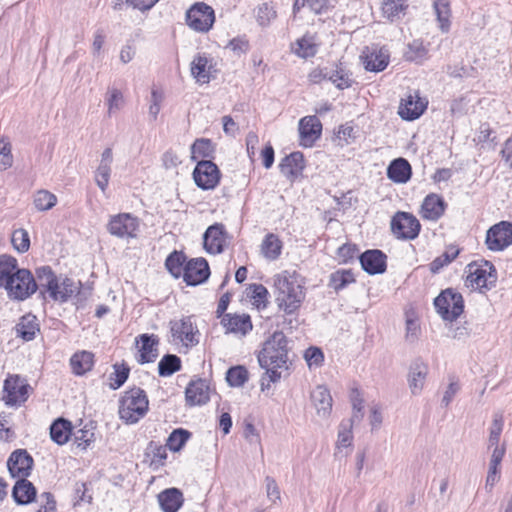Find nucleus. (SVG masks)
<instances>
[{"label":"nucleus","mask_w":512,"mask_h":512,"mask_svg":"<svg viewBox=\"0 0 512 512\" xmlns=\"http://www.w3.org/2000/svg\"><path fill=\"white\" fill-rule=\"evenodd\" d=\"M266 495L267 498L273 503L281 501L280 489L273 477L266 476L265 478Z\"/></svg>","instance_id":"62"},{"label":"nucleus","mask_w":512,"mask_h":512,"mask_svg":"<svg viewBox=\"0 0 512 512\" xmlns=\"http://www.w3.org/2000/svg\"><path fill=\"white\" fill-rule=\"evenodd\" d=\"M28 384L19 376H10L4 382L3 400L7 405H18L28 398Z\"/></svg>","instance_id":"14"},{"label":"nucleus","mask_w":512,"mask_h":512,"mask_svg":"<svg viewBox=\"0 0 512 512\" xmlns=\"http://www.w3.org/2000/svg\"><path fill=\"white\" fill-rule=\"evenodd\" d=\"M141 346L139 349V358L138 361L140 363H149L153 362L158 356L157 352V344L158 341L154 337V335L143 334L140 336Z\"/></svg>","instance_id":"33"},{"label":"nucleus","mask_w":512,"mask_h":512,"mask_svg":"<svg viewBox=\"0 0 512 512\" xmlns=\"http://www.w3.org/2000/svg\"><path fill=\"white\" fill-rule=\"evenodd\" d=\"M304 358L310 369L317 368L322 365L324 355L317 347H310L304 353Z\"/></svg>","instance_id":"58"},{"label":"nucleus","mask_w":512,"mask_h":512,"mask_svg":"<svg viewBox=\"0 0 512 512\" xmlns=\"http://www.w3.org/2000/svg\"><path fill=\"white\" fill-rule=\"evenodd\" d=\"M16 258H0V287H4L17 270Z\"/></svg>","instance_id":"50"},{"label":"nucleus","mask_w":512,"mask_h":512,"mask_svg":"<svg viewBox=\"0 0 512 512\" xmlns=\"http://www.w3.org/2000/svg\"><path fill=\"white\" fill-rule=\"evenodd\" d=\"M311 401L319 417L327 418L330 415L333 400L325 386L319 385L311 392Z\"/></svg>","instance_id":"20"},{"label":"nucleus","mask_w":512,"mask_h":512,"mask_svg":"<svg viewBox=\"0 0 512 512\" xmlns=\"http://www.w3.org/2000/svg\"><path fill=\"white\" fill-rule=\"evenodd\" d=\"M434 9L440 30L443 33H447L450 30L451 25V10L449 2L447 0H437L434 3Z\"/></svg>","instance_id":"37"},{"label":"nucleus","mask_w":512,"mask_h":512,"mask_svg":"<svg viewBox=\"0 0 512 512\" xmlns=\"http://www.w3.org/2000/svg\"><path fill=\"white\" fill-rule=\"evenodd\" d=\"M170 330L174 343H180L185 347H192L199 343V331L191 317L171 321Z\"/></svg>","instance_id":"10"},{"label":"nucleus","mask_w":512,"mask_h":512,"mask_svg":"<svg viewBox=\"0 0 512 512\" xmlns=\"http://www.w3.org/2000/svg\"><path fill=\"white\" fill-rule=\"evenodd\" d=\"M288 341L283 332H274L264 343L258 355L260 366L267 370L270 382L280 379L281 373L278 368L287 367Z\"/></svg>","instance_id":"1"},{"label":"nucleus","mask_w":512,"mask_h":512,"mask_svg":"<svg viewBox=\"0 0 512 512\" xmlns=\"http://www.w3.org/2000/svg\"><path fill=\"white\" fill-rule=\"evenodd\" d=\"M196 185L203 189H214L220 180V171L215 163L210 160L199 161L193 171Z\"/></svg>","instance_id":"13"},{"label":"nucleus","mask_w":512,"mask_h":512,"mask_svg":"<svg viewBox=\"0 0 512 512\" xmlns=\"http://www.w3.org/2000/svg\"><path fill=\"white\" fill-rule=\"evenodd\" d=\"M163 101V94L162 92L153 89L151 91V100H150V106H149V117L151 120L155 121L158 117V114L161 110V104Z\"/></svg>","instance_id":"60"},{"label":"nucleus","mask_w":512,"mask_h":512,"mask_svg":"<svg viewBox=\"0 0 512 512\" xmlns=\"http://www.w3.org/2000/svg\"><path fill=\"white\" fill-rule=\"evenodd\" d=\"M11 242L19 253L26 252L30 247L28 232L24 229H17L13 232Z\"/></svg>","instance_id":"54"},{"label":"nucleus","mask_w":512,"mask_h":512,"mask_svg":"<svg viewBox=\"0 0 512 512\" xmlns=\"http://www.w3.org/2000/svg\"><path fill=\"white\" fill-rule=\"evenodd\" d=\"M276 303L280 311L286 315L295 314L305 300L304 287L296 275L283 272L275 276Z\"/></svg>","instance_id":"2"},{"label":"nucleus","mask_w":512,"mask_h":512,"mask_svg":"<svg viewBox=\"0 0 512 512\" xmlns=\"http://www.w3.org/2000/svg\"><path fill=\"white\" fill-rule=\"evenodd\" d=\"M361 267L370 275L381 274L386 271L385 258H357Z\"/></svg>","instance_id":"48"},{"label":"nucleus","mask_w":512,"mask_h":512,"mask_svg":"<svg viewBox=\"0 0 512 512\" xmlns=\"http://www.w3.org/2000/svg\"><path fill=\"white\" fill-rule=\"evenodd\" d=\"M329 6V0H295L293 12L297 13L302 8L308 7L315 14L324 13Z\"/></svg>","instance_id":"47"},{"label":"nucleus","mask_w":512,"mask_h":512,"mask_svg":"<svg viewBox=\"0 0 512 512\" xmlns=\"http://www.w3.org/2000/svg\"><path fill=\"white\" fill-rule=\"evenodd\" d=\"M446 207L447 204L442 196L431 193L424 198L419 213L425 220L437 221L445 213Z\"/></svg>","instance_id":"19"},{"label":"nucleus","mask_w":512,"mask_h":512,"mask_svg":"<svg viewBox=\"0 0 512 512\" xmlns=\"http://www.w3.org/2000/svg\"><path fill=\"white\" fill-rule=\"evenodd\" d=\"M407 7V0H383L381 9L385 18L394 21L404 15Z\"/></svg>","instance_id":"36"},{"label":"nucleus","mask_w":512,"mask_h":512,"mask_svg":"<svg viewBox=\"0 0 512 512\" xmlns=\"http://www.w3.org/2000/svg\"><path fill=\"white\" fill-rule=\"evenodd\" d=\"M214 22V10L203 2L195 3L186 12V23L196 32H208L212 28Z\"/></svg>","instance_id":"9"},{"label":"nucleus","mask_w":512,"mask_h":512,"mask_svg":"<svg viewBox=\"0 0 512 512\" xmlns=\"http://www.w3.org/2000/svg\"><path fill=\"white\" fill-rule=\"evenodd\" d=\"M504 420L503 415L501 413H496L494 415L491 427L489 429V437H488V448L501 447L499 444L501 433L503 431Z\"/></svg>","instance_id":"43"},{"label":"nucleus","mask_w":512,"mask_h":512,"mask_svg":"<svg viewBox=\"0 0 512 512\" xmlns=\"http://www.w3.org/2000/svg\"><path fill=\"white\" fill-rule=\"evenodd\" d=\"M222 324L229 332L247 334L252 330V323L249 315L226 314L222 318Z\"/></svg>","instance_id":"28"},{"label":"nucleus","mask_w":512,"mask_h":512,"mask_svg":"<svg viewBox=\"0 0 512 512\" xmlns=\"http://www.w3.org/2000/svg\"><path fill=\"white\" fill-rule=\"evenodd\" d=\"M427 104L428 102L421 98L418 92H414V94L410 93L402 99L398 114L404 120H415L423 114L427 108Z\"/></svg>","instance_id":"16"},{"label":"nucleus","mask_w":512,"mask_h":512,"mask_svg":"<svg viewBox=\"0 0 512 512\" xmlns=\"http://www.w3.org/2000/svg\"><path fill=\"white\" fill-rule=\"evenodd\" d=\"M354 281V275L350 270H338L330 275L329 286L339 291Z\"/></svg>","instance_id":"44"},{"label":"nucleus","mask_w":512,"mask_h":512,"mask_svg":"<svg viewBox=\"0 0 512 512\" xmlns=\"http://www.w3.org/2000/svg\"><path fill=\"white\" fill-rule=\"evenodd\" d=\"M212 152L213 146L209 139H197L191 146V156L194 160L198 157H208Z\"/></svg>","instance_id":"53"},{"label":"nucleus","mask_w":512,"mask_h":512,"mask_svg":"<svg viewBox=\"0 0 512 512\" xmlns=\"http://www.w3.org/2000/svg\"><path fill=\"white\" fill-rule=\"evenodd\" d=\"M166 258L165 266L170 274L175 277H183L187 285L196 286L205 282L210 269L205 258Z\"/></svg>","instance_id":"4"},{"label":"nucleus","mask_w":512,"mask_h":512,"mask_svg":"<svg viewBox=\"0 0 512 512\" xmlns=\"http://www.w3.org/2000/svg\"><path fill=\"white\" fill-rule=\"evenodd\" d=\"M105 103L107 105L108 116H112L124 107L125 100L123 93L118 88H108L105 94Z\"/></svg>","instance_id":"39"},{"label":"nucleus","mask_w":512,"mask_h":512,"mask_svg":"<svg viewBox=\"0 0 512 512\" xmlns=\"http://www.w3.org/2000/svg\"><path fill=\"white\" fill-rule=\"evenodd\" d=\"M267 294V289L261 284H253L249 287L248 295L254 300V304L257 306L265 302Z\"/></svg>","instance_id":"64"},{"label":"nucleus","mask_w":512,"mask_h":512,"mask_svg":"<svg viewBox=\"0 0 512 512\" xmlns=\"http://www.w3.org/2000/svg\"><path fill=\"white\" fill-rule=\"evenodd\" d=\"M95 426L93 423L85 425L77 430L74 435V443L82 450H86L95 441Z\"/></svg>","instance_id":"40"},{"label":"nucleus","mask_w":512,"mask_h":512,"mask_svg":"<svg viewBox=\"0 0 512 512\" xmlns=\"http://www.w3.org/2000/svg\"><path fill=\"white\" fill-rule=\"evenodd\" d=\"M338 256H386L382 251L374 249V250H366L364 252H360L354 244H344L338 249Z\"/></svg>","instance_id":"52"},{"label":"nucleus","mask_w":512,"mask_h":512,"mask_svg":"<svg viewBox=\"0 0 512 512\" xmlns=\"http://www.w3.org/2000/svg\"><path fill=\"white\" fill-rule=\"evenodd\" d=\"M496 279V269L488 261H485V268H478L470 275L471 283L478 287L488 288L496 282Z\"/></svg>","instance_id":"31"},{"label":"nucleus","mask_w":512,"mask_h":512,"mask_svg":"<svg viewBox=\"0 0 512 512\" xmlns=\"http://www.w3.org/2000/svg\"><path fill=\"white\" fill-rule=\"evenodd\" d=\"M12 165L11 147L8 141L0 140V170L4 171Z\"/></svg>","instance_id":"61"},{"label":"nucleus","mask_w":512,"mask_h":512,"mask_svg":"<svg viewBox=\"0 0 512 512\" xmlns=\"http://www.w3.org/2000/svg\"><path fill=\"white\" fill-rule=\"evenodd\" d=\"M158 502L163 512H177L184 503V497L179 489L169 488L158 495Z\"/></svg>","instance_id":"26"},{"label":"nucleus","mask_w":512,"mask_h":512,"mask_svg":"<svg viewBox=\"0 0 512 512\" xmlns=\"http://www.w3.org/2000/svg\"><path fill=\"white\" fill-rule=\"evenodd\" d=\"M434 306L443 320L452 322L463 313L464 300L459 292L448 288L435 298Z\"/></svg>","instance_id":"6"},{"label":"nucleus","mask_w":512,"mask_h":512,"mask_svg":"<svg viewBox=\"0 0 512 512\" xmlns=\"http://www.w3.org/2000/svg\"><path fill=\"white\" fill-rule=\"evenodd\" d=\"M281 248V241L274 234H268L262 243V252L265 256H278Z\"/></svg>","instance_id":"55"},{"label":"nucleus","mask_w":512,"mask_h":512,"mask_svg":"<svg viewBox=\"0 0 512 512\" xmlns=\"http://www.w3.org/2000/svg\"><path fill=\"white\" fill-rule=\"evenodd\" d=\"M210 386L206 380L197 379L191 381L185 390L186 403L189 406L204 405L210 399Z\"/></svg>","instance_id":"18"},{"label":"nucleus","mask_w":512,"mask_h":512,"mask_svg":"<svg viewBox=\"0 0 512 512\" xmlns=\"http://www.w3.org/2000/svg\"><path fill=\"white\" fill-rule=\"evenodd\" d=\"M10 298L23 301L34 294L38 288V282L27 269H17L13 277L4 286Z\"/></svg>","instance_id":"7"},{"label":"nucleus","mask_w":512,"mask_h":512,"mask_svg":"<svg viewBox=\"0 0 512 512\" xmlns=\"http://www.w3.org/2000/svg\"><path fill=\"white\" fill-rule=\"evenodd\" d=\"M57 203V197L48 190L40 189L33 195V204L37 211L43 212L52 209Z\"/></svg>","instance_id":"38"},{"label":"nucleus","mask_w":512,"mask_h":512,"mask_svg":"<svg viewBox=\"0 0 512 512\" xmlns=\"http://www.w3.org/2000/svg\"><path fill=\"white\" fill-rule=\"evenodd\" d=\"M72 435V424L64 418H58L50 426L51 439L58 445L67 443Z\"/></svg>","instance_id":"34"},{"label":"nucleus","mask_w":512,"mask_h":512,"mask_svg":"<svg viewBox=\"0 0 512 512\" xmlns=\"http://www.w3.org/2000/svg\"><path fill=\"white\" fill-rule=\"evenodd\" d=\"M149 401L145 391L132 388L120 400L119 416L126 424H135L148 412Z\"/></svg>","instance_id":"5"},{"label":"nucleus","mask_w":512,"mask_h":512,"mask_svg":"<svg viewBox=\"0 0 512 512\" xmlns=\"http://www.w3.org/2000/svg\"><path fill=\"white\" fill-rule=\"evenodd\" d=\"M212 64L205 55L198 54L191 63V74L198 83L206 84L211 80Z\"/></svg>","instance_id":"27"},{"label":"nucleus","mask_w":512,"mask_h":512,"mask_svg":"<svg viewBox=\"0 0 512 512\" xmlns=\"http://www.w3.org/2000/svg\"><path fill=\"white\" fill-rule=\"evenodd\" d=\"M351 423H341L339 432H338V439H337V445L338 447H348L351 445L352 442V432H351Z\"/></svg>","instance_id":"63"},{"label":"nucleus","mask_w":512,"mask_h":512,"mask_svg":"<svg viewBox=\"0 0 512 512\" xmlns=\"http://www.w3.org/2000/svg\"><path fill=\"white\" fill-rule=\"evenodd\" d=\"M427 374L428 366L423 362H414L410 366L408 385L413 395H419L422 392Z\"/></svg>","instance_id":"24"},{"label":"nucleus","mask_w":512,"mask_h":512,"mask_svg":"<svg viewBox=\"0 0 512 512\" xmlns=\"http://www.w3.org/2000/svg\"><path fill=\"white\" fill-rule=\"evenodd\" d=\"M248 371L244 366H235L228 369L226 381L232 387H241L248 381Z\"/></svg>","instance_id":"46"},{"label":"nucleus","mask_w":512,"mask_h":512,"mask_svg":"<svg viewBox=\"0 0 512 512\" xmlns=\"http://www.w3.org/2000/svg\"><path fill=\"white\" fill-rule=\"evenodd\" d=\"M304 167V157L301 152L291 153L284 157L279 164L280 172L289 180L297 178Z\"/></svg>","instance_id":"22"},{"label":"nucleus","mask_w":512,"mask_h":512,"mask_svg":"<svg viewBox=\"0 0 512 512\" xmlns=\"http://www.w3.org/2000/svg\"><path fill=\"white\" fill-rule=\"evenodd\" d=\"M12 496L18 504H28L35 499L36 489L30 481L20 478L13 487Z\"/></svg>","instance_id":"30"},{"label":"nucleus","mask_w":512,"mask_h":512,"mask_svg":"<svg viewBox=\"0 0 512 512\" xmlns=\"http://www.w3.org/2000/svg\"><path fill=\"white\" fill-rule=\"evenodd\" d=\"M38 287L41 293L48 294L55 302H66L79 289L78 284L68 277L57 276L49 266L36 270Z\"/></svg>","instance_id":"3"},{"label":"nucleus","mask_w":512,"mask_h":512,"mask_svg":"<svg viewBox=\"0 0 512 512\" xmlns=\"http://www.w3.org/2000/svg\"><path fill=\"white\" fill-rule=\"evenodd\" d=\"M277 17L275 7L270 3H262L256 10V21L261 27H268Z\"/></svg>","instance_id":"45"},{"label":"nucleus","mask_w":512,"mask_h":512,"mask_svg":"<svg viewBox=\"0 0 512 512\" xmlns=\"http://www.w3.org/2000/svg\"><path fill=\"white\" fill-rule=\"evenodd\" d=\"M293 51L299 57L309 58L316 54L317 46L313 37L305 35L301 39L297 40L293 47Z\"/></svg>","instance_id":"42"},{"label":"nucleus","mask_w":512,"mask_h":512,"mask_svg":"<svg viewBox=\"0 0 512 512\" xmlns=\"http://www.w3.org/2000/svg\"><path fill=\"white\" fill-rule=\"evenodd\" d=\"M351 402L353 407V415L350 422H360L363 418V399L360 396V392L355 389L351 393Z\"/></svg>","instance_id":"59"},{"label":"nucleus","mask_w":512,"mask_h":512,"mask_svg":"<svg viewBox=\"0 0 512 512\" xmlns=\"http://www.w3.org/2000/svg\"><path fill=\"white\" fill-rule=\"evenodd\" d=\"M389 57L386 48L377 46L366 47L361 55L365 69L371 72L383 71L389 63Z\"/></svg>","instance_id":"15"},{"label":"nucleus","mask_w":512,"mask_h":512,"mask_svg":"<svg viewBox=\"0 0 512 512\" xmlns=\"http://www.w3.org/2000/svg\"><path fill=\"white\" fill-rule=\"evenodd\" d=\"M427 53L428 50L421 40H413L408 44L405 57L409 61L420 62L426 58Z\"/></svg>","instance_id":"49"},{"label":"nucleus","mask_w":512,"mask_h":512,"mask_svg":"<svg viewBox=\"0 0 512 512\" xmlns=\"http://www.w3.org/2000/svg\"><path fill=\"white\" fill-rule=\"evenodd\" d=\"M322 125L316 116H306L299 122V133L304 145H311L319 137Z\"/></svg>","instance_id":"25"},{"label":"nucleus","mask_w":512,"mask_h":512,"mask_svg":"<svg viewBox=\"0 0 512 512\" xmlns=\"http://www.w3.org/2000/svg\"><path fill=\"white\" fill-rule=\"evenodd\" d=\"M72 371L76 375H83L90 371L94 365V354L89 351H79L70 359Z\"/></svg>","instance_id":"32"},{"label":"nucleus","mask_w":512,"mask_h":512,"mask_svg":"<svg viewBox=\"0 0 512 512\" xmlns=\"http://www.w3.org/2000/svg\"><path fill=\"white\" fill-rule=\"evenodd\" d=\"M16 330L18 335L25 341L33 340L39 331L36 317L31 314L23 316L17 324Z\"/></svg>","instance_id":"35"},{"label":"nucleus","mask_w":512,"mask_h":512,"mask_svg":"<svg viewBox=\"0 0 512 512\" xmlns=\"http://www.w3.org/2000/svg\"><path fill=\"white\" fill-rule=\"evenodd\" d=\"M411 166L404 158L393 160L387 168V176L396 183H406L411 177Z\"/></svg>","instance_id":"29"},{"label":"nucleus","mask_w":512,"mask_h":512,"mask_svg":"<svg viewBox=\"0 0 512 512\" xmlns=\"http://www.w3.org/2000/svg\"><path fill=\"white\" fill-rule=\"evenodd\" d=\"M226 244L225 233L220 226H210L204 236L203 245L209 254H220L223 252V247Z\"/></svg>","instance_id":"21"},{"label":"nucleus","mask_w":512,"mask_h":512,"mask_svg":"<svg viewBox=\"0 0 512 512\" xmlns=\"http://www.w3.org/2000/svg\"><path fill=\"white\" fill-rule=\"evenodd\" d=\"M33 465V458L26 450L14 451L8 461L7 467L12 477L26 478L29 476Z\"/></svg>","instance_id":"17"},{"label":"nucleus","mask_w":512,"mask_h":512,"mask_svg":"<svg viewBox=\"0 0 512 512\" xmlns=\"http://www.w3.org/2000/svg\"><path fill=\"white\" fill-rule=\"evenodd\" d=\"M139 220L129 213L113 216L108 225V231L119 238H135L139 230Z\"/></svg>","instance_id":"12"},{"label":"nucleus","mask_w":512,"mask_h":512,"mask_svg":"<svg viewBox=\"0 0 512 512\" xmlns=\"http://www.w3.org/2000/svg\"><path fill=\"white\" fill-rule=\"evenodd\" d=\"M391 231L398 239L413 240L421 230L419 220L411 213L398 211L391 219Z\"/></svg>","instance_id":"8"},{"label":"nucleus","mask_w":512,"mask_h":512,"mask_svg":"<svg viewBox=\"0 0 512 512\" xmlns=\"http://www.w3.org/2000/svg\"><path fill=\"white\" fill-rule=\"evenodd\" d=\"M486 245L490 251L500 252L512 245V222L500 221L486 233Z\"/></svg>","instance_id":"11"},{"label":"nucleus","mask_w":512,"mask_h":512,"mask_svg":"<svg viewBox=\"0 0 512 512\" xmlns=\"http://www.w3.org/2000/svg\"><path fill=\"white\" fill-rule=\"evenodd\" d=\"M190 437V433L184 429L174 430L167 439V446L171 451L177 452L182 449L187 440Z\"/></svg>","instance_id":"51"},{"label":"nucleus","mask_w":512,"mask_h":512,"mask_svg":"<svg viewBox=\"0 0 512 512\" xmlns=\"http://www.w3.org/2000/svg\"><path fill=\"white\" fill-rule=\"evenodd\" d=\"M327 79L334 83L339 89L348 88L352 83V80L349 78L348 74L345 73L342 69L329 72Z\"/></svg>","instance_id":"57"},{"label":"nucleus","mask_w":512,"mask_h":512,"mask_svg":"<svg viewBox=\"0 0 512 512\" xmlns=\"http://www.w3.org/2000/svg\"><path fill=\"white\" fill-rule=\"evenodd\" d=\"M181 369V360L173 354L165 355L158 363V373L162 377L170 376Z\"/></svg>","instance_id":"41"},{"label":"nucleus","mask_w":512,"mask_h":512,"mask_svg":"<svg viewBox=\"0 0 512 512\" xmlns=\"http://www.w3.org/2000/svg\"><path fill=\"white\" fill-rule=\"evenodd\" d=\"M113 162L112 148L104 149L101 154V160L95 172V182L102 192H105L110 179L111 164Z\"/></svg>","instance_id":"23"},{"label":"nucleus","mask_w":512,"mask_h":512,"mask_svg":"<svg viewBox=\"0 0 512 512\" xmlns=\"http://www.w3.org/2000/svg\"><path fill=\"white\" fill-rule=\"evenodd\" d=\"M129 368L124 365H114V372L110 375V380L113 381L110 385L113 389L120 388L129 376Z\"/></svg>","instance_id":"56"}]
</instances>
